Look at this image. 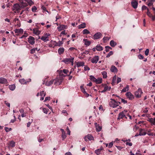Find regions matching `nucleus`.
Listing matches in <instances>:
<instances>
[{
    "label": "nucleus",
    "mask_w": 155,
    "mask_h": 155,
    "mask_svg": "<svg viewBox=\"0 0 155 155\" xmlns=\"http://www.w3.org/2000/svg\"><path fill=\"white\" fill-rule=\"evenodd\" d=\"M74 58L73 57L70 56L68 58H65L62 61V62H64L66 64H69L71 63V65L72 66L74 64Z\"/></svg>",
    "instance_id": "nucleus-2"
},
{
    "label": "nucleus",
    "mask_w": 155,
    "mask_h": 155,
    "mask_svg": "<svg viewBox=\"0 0 155 155\" xmlns=\"http://www.w3.org/2000/svg\"><path fill=\"white\" fill-rule=\"evenodd\" d=\"M90 79L91 80L94 82H95V80H96V78L93 76H90Z\"/></svg>",
    "instance_id": "nucleus-48"
},
{
    "label": "nucleus",
    "mask_w": 155,
    "mask_h": 155,
    "mask_svg": "<svg viewBox=\"0 0 155 155\" xmlns=\"http://www.w3.org/2000/svg\"><path fill=\"white\" fill-rule=\"evenodd\" d=\"M33 31L34 33L37 35H38L40 33V31L37 29H34Z\"/></svg>",
    "instance_id": "nucleus-36"
},
{
    "label": "nucleus",
    "mask_w": 155,
    "mask_h": 155,
    "mask_svg": "<svg viewBox=\"0 0 155 155\" xmlns=\"http://www.w3.org/2000/svg\"><path fill=\"white\" fill-rule=\"evenodd\" d=\"M35 49H34V48L32 49L31 50V53L33 54L35 52Z\"/></svg>",
    "instance_id": "nucleus-63"
},
{
    "label": "nucleus",
    "mask_w": 155,
    "mask_h": 155,
    "mask_svg": "<svg viewBox=\"0 0 155 155\" xmlns=\"http://www.w3.org/2000/svg\"><path fill=\"white\" fill-rule=\"evenodd\" d=\"M83 34H88L90 33V31L87 29H84L82 31Z\"/></svg>",
    "instance_id": "nucleus-41"
},
{
    "label": "nucleus",
    "mask_w": 155,
    "mask_h": 155,
    "mask_svg": "<svg viewBox=\"0 0 155 155\" xmlns=\"http://www.w3.org/2000/svg\"><path fill=\"white\" fill-rule=\"evenodd\" d=\"M83 41L84 42V45L86 46H89L91 43V42L90 41L86 39H83Z\"/></svg>",
    "instance_id": "nucleus-18"
},
{
    "label": "nucleus",
    "mask_w": 155,
    "mask_h": 155,
    "mask_svg": "<svg viewBox=\"0 0 155 155\" xmlns=\"http://www.w3.org/2000/svg\"><path fill=\"white\" fill-rule=\"evenodd\" d=\"M28 42L31 45H33L35 44V38L34 37L30 36L28 38Z\"/></svg>",
    "instance_id": "nucleus-8"
},
{
    "label": "nucleus",
    "mask_w": 155,
    "mask_h": 155,
    "mask_svg": "<svg viewBox=\"0 0 155 155\" xmlns=\"http://www.w3.org/2000/svg\"><path fill=\"white\" fill-rule=\"evenodd\" d=\"M113 143L112 142H110L109 144V145H108V147L109 148H111V147L113 145Z\"/></svg>",
    "instance_id": "nucleus-57"
},
{
    "label": "nucleus",
    "mask_w": 155,
    "mask_h": 155,
    "mask_svg": "<svg viewBox=\"0 0 155 155\" xmlns=\"http://www.w3.org/2000/svg\"><path fill=\"white\" fill-rule=\"evenodd\" d=\"M64 51V49L63 48H60L58 50L59 54H62Z\"/></svg>",
    "instance_id": "nucleus-31"
},
{
    "label": "nucleus",
    "mask_w": 155,
    "mask_h": 155,
    "mask_svg": "<svg viewBox=\"0 0 155 155\" xmlns=\"http://www.w3.org/2000/svg\"><path fill=\"white\" fill-rule=\"evenodd\" d=\"M86 27V24L85 23H83L78 26L79 29L83 28Z\"/></svg>",
    "instance_id": "nucleus-25"
},
{
    "label": "nucleus",
    "mask_w": 155,
    "mask_h": 155,
    "mask_svg": "<svg viewBox=\"0 0 155 155\" xmlns=\"http://www.w3.org/2000/svg\"><path fill=\"white\" fill-rule=\"evenodd\" d=\"M55 82L54 84L56 85H60L61 82V80H59L58 79H56L55 80Z\"/></svg>",
    "instance_id": "nucleus-30"
},
{
    "label": "nucleus",
    "mask_w": 155,
    "mask_h": 155,
    "mask_svg": "<svg viewBox=\"0 0 155 155\" xmlns=\"http://www.w3.org/2000/svg\"><path fill=\"white\" fill-rule=\"evenodd\" d=\"M126 95L127 97L130 100H132L134 98V95L130 92L127 93Z\"/></svg>",
    "instance_id": "nucleus-10"
},
{
    "label": "nucleus",
    "mask_w": 155,
    "mask_h": 155,
    "mask_svg": "<svg viewBox=\"0 0 155 155\" xmlns=\"http://www.w3.org/2000/svg\"><path fill=\"white\" fill-rule=\"evenodd\" d=\"M113 52L112 51H110L109 53H108L107 55L106 56L107 58H109L110 56L112 55L113 54Z\"/></svg>",
    "instance_id": "nucleus-47"
},
{
    "label": "nucleus",
    "mask_w": 155,
    "mask_h": 155,
    "mask_svg": "<svg viewBox=\"0 0 155 155\" xmlns=\"http://www.w3.org/2000/svg\"><path fill=\"white\" fill-rule=\"evenodd\" d=\"M138 58H139V59H143V56L142 55H141V54H139L138 55Z\"/></svg>",
    "instance_id": "nucleus-61"
},
{
    "label": "nucleus",
    "mask_w": 155,
    "mask_h": 155,
    "mask_svg": "<svg viewBox=\"0 0 155 155\" xmlns=\"http://www.w3.org/2000/svg\"><path fill=\"white\" fill-rule=\"evenodd\" d=\"M99 59V57L98 56H95L91 60V61L93 63H97Z\"/></svg>",
    "instance_id": "nucleus-6"
},
{
    "label": "nucleus",
    "mask_w": 155,
    "mask_h": 155,
    "mask_svg": "<svg viewBox=\"0 0 155 155\" xmlns=\"http://www.w3.org/2000/svg\"><path fill=\"white\" fill-rule=\"evenodd\" d=\"M9 88L12 91L14 90L15 88V86L14 84H12L9 86Z\"/></svg>",
    "instance_id": "nucleus-35"
},
{
    "label": "nucleus",
    "mask_w": 155,
    "mask_h": 155,
    "mask_svg": "<svg viewBox=\"0 0 155 155\" xmlns=\"http://www.w3.org/2000/svg\"><path fill=\"white\" fill-rule=\"evenodd\" d=\"M142 93L141 89L139 88L135 92V95L137 97L139 98L140 97Z\"/></svg>",
    "instance_id": "nucleus-4"
},
{
    "label": "nucleus",
    "mask_w": 155,
    "mask_h": 155,
    "mask_svg": "<svg viewBox=\"0 0 155 155\" xmlns=\"http://www.w3.org/2000/svg\"><path fill=\"white\" fill-rule=\"evenodd\" d=\"M21 8H23L27 6L28 5L27 2H26L24 1L21 2Z\"/></svg>",
    "instance_id": "nucleus-19"
},
{
    "label": "nucleus",
    "mask_w": 155,
    "mask_h": 155,
    "mask_svg": "<svg viewBox=\"0 0 155 155\" xmlns=\"http://www.w3.org/2000/svg\"><path fill=\"white\" fill-rule=\"evenodd\" d=\"M84 63L83 61L78 62L77 63V66L78 67H79L81 66H83L84 65Z\"/></svg>",
    "instance_id": "nucleus-23"
},
{
    "label": "nucleus",
    "mask_w": 155,
    "mask_h": 155,
    "mask_svg": "<svg viewBox=\"0 0 155 155\" xmlns=\"http://www.w3.org/2000/svg\"><path fill=\"white\" fill-rule=\"evenodd\" d=\"M105 51L106 52H108L109 51L110 49H112V48H111L110 46H106L105 47Z\"/></svg>",
    "instance_id": "nucleus-44"
},
{
    "label": "nucleus",
    "mask_w": 155,
    "mask_h": 155,
    "mask_svg": "<svg viewBox=\"0 0 155 155\" xmlns=\"http://www.w3.org/2000/svg\"><path fill=\"white\" fill-rule=\"evenodd\" d=\"M148 121L150 122L151 124L155 125V118H148Z\"/></svg>",
    "instance_id": "nucleus-21"
},
{
    "label": "nucleus",
    "mask_w": 155,
    "mask_h": 155,
    "mask_svg": "<svg viewBox=\"0 0 155 155\" xmlns=\"http://www.w3.org/2000/svg\"><path fill=\"white\" fill-rule=\"evenodd\" d=\"M147 15L150 17H151V16H152V14H151V13L150 12L148 8H147Z\"/></svg>",
    "instance_id": "nucleus-46"
},
{
    "label": "nucleus",
    "mask_w": 155,
    "mask_h": 155,
    "mask_svg": "<svg viewBox=\"0 0 155 155\" xmlns=\"http://www.w3.org/2000/svg\"><path fill=\"white\" fill-rule=\"evenodd\" d=\"M129 86L128 85H127L126 87L124 88L121 91V92H124L127 91L129 90Z\"/></svg>",
    "instance_id": "nucleus-32"
},
{
    "label": "nucleus",
    "mask_w": 155,
    "mask_h": 155,
    "mask_svg": "<svg viewBox=\"0 0 155 155\" xmlns=\"http://www.w3.org/2000/svg\"><path fill=\"white\" fill-rule=\"evenodd\" d=\"M94 124L96 126V131L97 132L100 131L102 129V127L97 125L96 123H95Z\"/></svg>",
    "instance_id": "nucleus-16"
},
{
    "label": "nucleus",
    "mask_w": 155,
    "mask_h": 155,
    "mask_svg": "<svg viewBox=\"0 0 155 155\" xmlns=\"http://www.w3.org/2000/svg\"><path fill=\"white\" fill-rule=\"evenodd\" d=\"M101 35H102L100 33H97L94 35V39H98L101 37Z\"/></svg>",
    "instance_id": "nucleus-12"
},
{
    "label": "nucleus",
    "mask_w": 155,
    "mask_h": 155,
    "mask_svg": "<svg viewBox=\"0 0 155 155\" xmlns=\"http://www.w3.org/2000/svg\"><path fill=\"white\" fill-rule=\"evenodd\" d=\"M110 71L112 72H116L117 71V68L114 66H112L110 68Z\"/></svg>",
    "instance_id": "nucleus-27"
},
{
    "label": "nucleus",
    "mask_w": 155,
    "mask_h": 155,
    "mask_svg": "<svg viewBox=\"0 0 155 155\" xmlns=\"http://www.w3.org/2000/svg\"><path fill=\"white\" fill-rule=\"evenodd\" d=\"M86 138H87L90 140H93L94 139L93 137L91 134H88L85 137L84 139L86 141H87V140L86 139Z\"/></svg>",
    "instance_id": "nucleus-13"
},
{
    "label": "nucleus",
    "mask_w": 155,
    "mask_h": 155,
    "mask_svg": "<svg viewBox=\"0 0 155 155\" xmlns=\"http://www.w3.org/2000/svg\"><path fill=\"white\" fill-rule=\"evenodd\" d=\"M102 150V148L99 149L95 151V153L97 155H100L101 153V152Z\"/></svg>",
    "instance_id": "nucleus-37"
},
{
    "label": "nucleus",
    "mask_w": 155,
    "mask_h": 155,
    "mask_svg": "<svg viewBox=\"0 0 155 155\" xmlns=\"http://www.w3.org/2000/svg\"><path fill=\"white\" fill-rule=\"evenodd\" d=\"M126 145H128L129 146H131L132 145V143L130 142H127L126 143Z\"/></svg>",
    "instance_id": "nucleus-59"
},
{
    "label": "nucleus",
    "mask_w": 155,
    "mask_h": 155,
    "mask_svg": "<svg viewBox=\"0 0 155 155\" xmlns=\"http://www.w3.org/2000/svg\"><path fill=\"white\" fill-rule=\"evenodd\" d=\"M54 81V80L46 81L45 83L46 85L47 86H49L51 85L52 84H53Z\"/></svg>",
    "instance_id": "nucleus-24"
},
{
    "label": "nucleus",
    "mask_w": 155,
    "mask_h": 155,
    "mask_svg": "<svg viewBox=\"0 0 155 155\" xmlns=\"http://www.w3.org/2000/svg\"><path fill=\"white\" fill-rule=\"evenodd\" d=\"M21 8V5H19L18 4H15L13 6V10L18 11L20 10Z\"/></svg>",
    "instance_id": "nucleus-9"
},
{
    "label": "nucleus",
    "mask_w": 155,
    "mask_h": 155,
    "mask_svg": "<svg viewBox=\"0 0 155 155\" xmlns=\"http://www.w3.org/2000/svg\"><path fill=\"white\" fill-rule=\"evenodd\" d=\"M66 135L65 134V132L62 134L61 135V137L63 138V140H64L66 137Z\"/></svg>",
    "instance_id": "nucleus-52"
},
{
    "label": "nucleus",
    "mask_w": 155,
    "mask_h": 155,
    "mask_svg": "<svg viewBox=\"0 0 155 155\" xmlns=\"http://www.w3.org/2000/svg\"><path fill=\"white\" fill-rule=\"evenodd\" d=\"M146 133L145 131L144 130L142 129H140L139 130V134L140 136L144 135L146 134Z\"/></svg>",
    "instance_id": "nucleus-15"
},
{
    "label": "nucleus",
    "mask_w": 155,
    "mask_h": 155,
    "mask_svg": "<svg viewBox=\"0 0 155 155\" xmlns=\"http://www.w3.org/2000/svg\"><path fill=\"white\" fill-rule=\"evenodd\" d=\"M121 81V78H118L117 79V83L118 84L119 82H120Z\"/></svg>",
    "instance_id": "nucleus-62"
},
{
    "label": "nucleus",
    "mask_w": 155,
    "mask_h": 155,
    "mask_svg": "<svg viewBox=\"0 0 155 155\" xmlns=\"http://www.w3.org/2000/svg\"><path fill=\"white\" fill-rule=\"evenodd\" d=\"M37 9V8L35 6H33L31 9V10L33 12H35Z\"/></svg>",
    "instance_id": "nucleus-49"
},
{
    "label": "nucleus",
    "mask_w": 155,
    "mask_h": 155,
    "mask_svg": "<svg viewBox=\"0 0 155 155\" xmlns=\"http://www.w3.org/2000/svg\"><path fill=\"white\" fill-rule=\"evenodd\" d=\"M102 79L101 78H98L97 79H96V80L95 82L97 84H100L102 82Z\"/></svg>",
    "instance_id": "nucleus-34"
},
{
    "label": "nucleus",
    "mask_w": 155,
    "mask_h": 155,
    "mask_svg": "<svg viewBox=\"0 0 155 155\" xmlns=\"http://www.w3.org/2000/svg\"><path fill=\"white\" fill-rule=\"evenodd\" d=\"M154 0H151V1H150L149 2V3L147 4V5L149 6H150L152 5H153V2H154Z\"/></svg>",
    "instance_id": "nucleus-43"
},
{
    "label": "nucleus",
    "mask_w": 155,
    "mask_h": 155,
    "mask_svg": "<svg viewBox=\"0 0 155 155\" xmlns=\"http://www.w3.org/2000/svg\"><path fill=\"white\" fill-rule=\"evenodd\" d=\"M149 52V50L148 49H147L145 51V54L147 56L148 55Z\"/></svg>",
    "instance_id": "nucleus-55"
},
{
    "label": "nucleus",
    "mask_w": 155,
    "mask_h": 155,
    "mask_svg": "<svg viewBox=\"0 0 155 155\" xmlns=\"http://www.w3.org/2000/svg\"><path fill=\"white\" fill-rule=\"evenodd\" d=\"M50 35V34H44L43 36L41 37V39L44 41V42H46L48 41H49L48 36Z\"/></svg>",
    "instance_id": "nucleus-3"
},
{
    "label": "nucleus",
    "mask_w": 155,
    "mask_h": 155,
    "mask_svg": "<svg viewBox=\"0 0 155 155\" xmlns=\"http://www.w3.org/2000/svg\"><path fill=\"white\" fill-rule=\"evenodd\" d=\"M40 95L41 96L45 97V96L46 95V93L44 92V91H41L40 92Z\"/></svg>",
    "instance_id": "nucleus-45"
},
{
    "label": "nucleus",
    "mask_w": 155,
    "mask_h": 155,
    "mask_svg": "<svg viewBox=\"0 0 155 155\" xmlns=\"http://www.w3.org/2000/svg\"><path fill=\"white\" fill-rule=\"evenodd\" d=\"M120 100H121V102H123L124 104H126L127 103V101L124 100L123 98H120L119 101H120Z\"/></svg>",
    "instance_id": "nucleus-51"
},
{
    "label": "nucleus",
    "mask_w": 155,
    "mask_h": 155,
    "mask_svg": "<svg viewBox=\"0 0 155 155\" xmlns=\"http://www.w3.org/2000/svg\"><path fill=\"white\" fill-rule=\"evenodd\" d=\"M96 50L98 51H102L103 49V47L101 46L100 45H97L96 46Z\"/></svg>",
    "instance_id": "nucleus-28"
},
{
    "label": "nucleus",
    "mask_w": 155,
    "mask_h": 155,
    "mask_svg": "<svg viewBox=\"0 0 155 155\" xmlns=\"http://www.w3.org/2000/svg\"><path fill=\"white\" fill-rule=\"evenodd\" d=\"M50 97H45V100L44 101V102H45L48 100L49 101L50 100Z\"/></svg>",
    "instance_id": "nucleus-58"
},
{
    "label": "nucleus",
    "mask_w": 155,
    "mask_h": 155,
    "mask_svg": "<svg viewBox=\"0 0 155 155\" xmlns=\"http://www.w3.org/2000/svg\"><path fill=\"white\" fill-rule=\"evenodd\" d=\"M9 145L10 147H13L15 146V142L14 141L12 140L9 142Z\"/></svg>",
    "instance_id": "nucleus-29"
},
{
    "label": "nucleus",
    "mask_w": 155,
    "mask_h": 155,
    "mask_svg": "<svg viewBox=\"0 0 155 155\" xmlns=\"http://www.w3.org/2000/svg\"><path fill=\"white\" fill-rule=\"evenodd\" d=\"M23 30L21 29H16L15 30V33H19L23 32Z\"/></svg>",
    "instance_id": "nucleus-33"
},
{
    "label": "nucleus",
    "mask_w": 155,
    "mask_h": 155,
    "mask_svg": "<svg viewBox=\"0 0 155 155\" xmlns=\"http://www.w3.org/2000/svg\"><path fill=\"white\" fill-rule=\"evenodd\" d=\"M110 38L109 37H105L103 38V40L104 41H105L109 40L110 39Z\"/></svg>",
    "instance_id": "nucleus-54"
},
{
    "label": "nucleus",
    "mask_w": 155,
    "mask_h": 155,
    "mask_svg": "<svg viewBox=\"0 0 155 155\" xmlns=\"http://www.w3.org/2000/svg\"><path fill=\"white\" fill-rule=\"evenodd\" d=\"M19 82L21 84H26L27 82H31V79H29L27 81H26L24 79H20L19 80Z\"/></svg>",
    "instance_id": "nucleus-7"
},
{
    "label": "nucleus",
    "mask_w": 155,
    "mask_h": 155,
    "mask_svg": "<svg viewBox=\"0 0 155 155\" xmlns=\"http://www.w3.org/2000/svg\"><path fill=\"white\" fill-rule=\"evenodd\" d=\"M25 1L27 2L30 6L33 5L34 4V2L32 1V0H27Z\"/></svg>",
    "instance_id": "nucleus-40"
},
{
    "label": "nucleus",
    "mask_w": 155,
    "mask_h": 155,
    "mask_svg": "<svg viewBox=\"0 0 155 155\" xmlns=\"http://www.w3.org/2000/svg\"><path fill=\"white\" fill-rule=\"evenodd\" d=\"M81 91L84 93V94L87 97H88L89 95L85 91V89L82 86H81Z\"/></svg>",
    "instance_id": "nucleus-17"
},
{
    "label": "nucleus",
    "mask_w": 155,
    "mask_h": 155,
    "mask_svg": "<svg viewBox=\"0 0 155 155\" xmlns=\"http://www.w3.org/2000/svg\"><path fill=\"white\" fill-rule=\"evenodd\" d=\"M5 103L8 107H10V104L9 103L7 102L6 101H5Z\"/></svg>",
    "instance_id": "nucleus-60"
},
{
    "label": "nucleus",
    "mask_w": 155,
    "mask_h": 155,
    "mask_svg": "<svg viewBox=\"0 0 155 155\" xmlns=\"http://www.w3.org/2000/svg\"><path fill=\"white\" fill-rule=\"evenodd\" d=\"M63 43V41H59L56 45L58 46H60Z\"/></svg>",
    "instance_id": "nucleus-42"
},
{
    "label": "nucleus",
    "mask_w": 155,
    "mask_h": 155,
    "mask_svg": "<svg viewBox=\"0 0 155 155\" xmlns=\"http://www.w3.org/2000/svg\"><path fill=\"white\" fill-rule=\"evenodd\" d=\"M8 83V81L6 79L3 78H0V83L2 84H7Z\"/></svg>",
    "instance_id": "nucleus-11"
},
{
    "label": "nucleus",
    "mask_w": 155,
    "mask_h": 155,
    "mask_svg": "<svg viewBox=\"0 0 155 155\" xmlns=\"http://www.w3.org/2000/svg\"><path fill=\"white\" fill-rule=\"evenodd\" d=\"M67 26L64 25H61L58 27V29L59 31H61L64 29L67 28Z\"/></svg>",
    "instance_id": "nucleus-14"
},
{
    "label": "nucleus",
    "mask_w": 155,
    "mask_h": 155,
    "mask_svg": "<svg viewBox=\"0 0 155 155\" xmlns=\"http://www.w3.org/2000/svg\"><path fill=\"white\" fill-rule=\"evenodd\" d=\"M111 87H108L107 86H106L104 87V89L101 91V93L107 91H109Z\"/></svg>",
    "instance_id": "nucleus-22"
},
{
    "label": "nucleus",
    "mask_w": 155,
    "mask_h": 155,
    "mask_svg": "<svg viewBox=\"0 0 155 155\" xmlns=\"http://www.w3.org/2000/svg\"><path fill=\"white\" fill-rule=\"evenodd\" d=\"M12 130V128H8L7 127H5V131L6 132H9V131H10L11 130Z\"/></svg>",
    "instance_id": "nucleus-50"
},
{
    "label": "nucleus",
    "mask_w": 155,
    "mask_h": 155,
    "mask_svg": "<svg viewBox=\"0 0 155 155\" xmlns=\"http://www.w3.org/2000/svg\"><path fill=\"white\" fill-rule=\"evenodd\" d=\"M84 70L85 71H88L90 70V68L87 66H86L84 67Z\"/></svg>",
    "instance_id": "nucleus-56"
},
{
    "label": "nucleus",
    "mask_w": 155,
    "mask_h": 155,
    "mask_svg": "<svg viewBox=\"0 0 155 155\" xmlns=\"http://www.w3.org/2000/svg\"><path fill=\"white\" fill-rule=\"evenodd\" d=\"M63 72L64 73L67 74V73L68 72V71L66 69H64L63 70Z\"/></svg>",
    "instance_id": "nucleus-64"
},
{
    "label": "nucleus",
    "mask_w": 155,
    "mask_h": 155,
    "mask_svg": "<svg viewBox=\"0 0 155 155\" xmlns=\"http://www.w3.org/2000/svg\"><path fill=\"white\" fill-rule=\"evenodd\" d=\"M116 79H117V77H116V75H115L113 77V79L112 80V84L113 85H114V83L115 82Z\"/></svg>",
    "instance_id": "nucleus-39"
},
{
    "label": "nucleus",
    "mask_w": 155,
    "mask_h": 155,
    "mask_svg": "<svg viewBox=\"0 0 155 155\" xmlns=\"http://www.w3.org/2000/svg\"><path fill=\"white\" fill-rule=\"evenodd\" d=\"M131 4L133 8L135 9L138 6V3L137 1L135 0H132Z\"/></svg>",
    "instance_id": "nucleus-5"
},
{
    "label": "nucleus",
    "mask_w": 155,
    "mask_h": 155,
    "mask_svg": "<svg viewBox=\"0 0 155 155\" xmlns=\"http://www.w3.org/2000/svg\"><path fill=\"white\" fill-rule=\"evenodd\" d=\"M124 117H125V115L124 113V111H122L119 114L118 119L123 118Z\"/></svg>",
    "instance_id": "nucleus-20"
},
{
    "label": "nucleus",
    "mask_w": 155,
    "mask_h": 155,
    "mask_svg": "<svg viewBox=\"0 0 155 155\" xmlns=\"http://www.w3.org/2000/svg\"><path fill=\"white\" fill-rule=\"evenodd\" d=\"M120 104V102L116 101L115 100L111 98L109 102V105L110 107L113 108L116 107Z\"/></svg>",
    "instance_id": "nucleus-1"
},
{
    "label": "nucleus",
    "mask_w": 155,
    "mask_h": 155,
    "mask_svg": "<svg viewBox=\"0 0 155 155\" xmlns=\"http://www.w3.org/2000/svg\"><path fill=\"white\" fill-rule=\"evenodd\" d=\"M43 111L44 113L47 114L48 112V109L47 108H44L43 109Z\"/></svg>",
    "instance_id": "nucleus-53"
},
{
    "label": "nucleus",
    "mask_w": 155,
    "mask_h": 155,
    "mask_svg": "<svg viewBox=\"0 0 155 155\" xmlns=\"http://www.w3.org/2000/svg\"><path fill=\"white\" fill-rule=\"evenodd\" d=\"M101 74L103 78H106L107 77V73L106 71H103L101 72Z\"/></svg>",
    "instance_id": "nucleus-38"
},
{
    "label": "nucleus",
    "mask_w": 155,
    "mask_h": 155,
    "mask_svg": "<svg viewBox=\"0 0 155 155\" xmlns=\"http://www.w3.org/2000/svg\"><path fill=\"white\" fill-rule=\"evenodd\" d=\"M110 46L112 47H115L117 44L116 42L113 40L111 41L110 42Z\"/></svg>",
    "instance_id": "nucleus-26"
}]
</instances>
